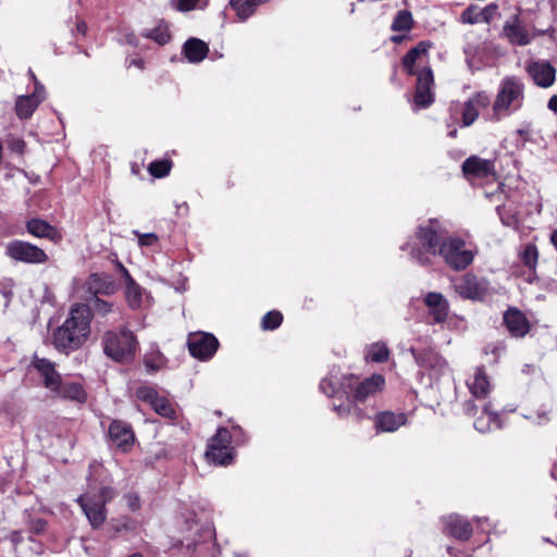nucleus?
Masks as SVG:
<instances>
[{
    "label": "nucleus",
    "instance_id": "nucleus-1",
    "mask_svg": "<svg viewBox=\"0 0 557 557\" xmlns=\"http://www.w3.org/2000/svg\"><path fill=\"white\" fill-rule=\"evenodd\" d=\"M91 320V309L86 304L71 306L64 322L52 332L53 347L65 355L79 349L90 335Z\"/></svg>",
    "mask_w": 557,
    "mask_h": 557
},
{
    "label": "nucleus",
    "instance_id": "nucleus-2",
    "mask_svg": "<svg viewBox=\"0 0 557 557\" xmlns=\"http://www.w3.org/2000/svg\"><path fill=\"white\" fill-rule=\"evenodd\" d=\"M447 238L445 225L438 219H430L418 227L414 236L401 249L408 250L418 264L428 265L432 256H438Z\"/></svg>",
    "mask_w": 557,
    "mask_h": 557
},
{
    "label": "nucleus",
    "instance_id": "nucleus-3",
    "mask_svg": "<svg viewBox=\"0 0 557 557\" xmlns=\"http://www.w3.org/2000/svg\"><path fill=\"white\" fill-rule=\"evenodd\" d=\"M524 85L516 76H509L502 81L496 99L493 103V113L497 120L509 116L518 111L523 103Z\"/></svg>",
    "mask_w": 557,
    "mask_h": 557
},
{
    "label": "nucleus",
    "instance_id": "nucleus-4",
    "mask_svg": "<svg viewBox=\"0 0 557 557\" xmlns=\"http://www.w3.org/2000/svg\"><path fill=\"white\" fill-rule=\"evenodd\" d=\"M137 341L127 330L109 331L103 336V351L114 361L129 362L136 354Z\"/></svg>",
    "mask_w": 557,
    "mask_h": 557
},
{
    "label": "nucleus",
    "instance_id": "nucleus-5",
    "mask_svg": "<svg viewBox=\"0 0 557 557\" xmlns=\"http://www.w3.org/2000/svg\"><path fill=\"white\" fill-rule=\"evenodd\" d=\"M116 496L113 487L103 486L97 495H81L76 502L82 507L92 528L101 527L107 517L106 504Z\"/></svg>",
    "mask_w": 557,
    "mask_h": 557
},
{
    "label": "nucleus",
    "instance_id": "nucleus-6",
    "mask_svg": "<svg viewBox=\"0 0 557 557\" xmlns=\"http://www.w3.org/2000/svg\"><path fill=\"white\" fill-rule=\"evenodd\" d=\"M4 255L15 262L26 264H45L49 257L40 247L21 239H13L5 244Z\"/></svg>",
    "mask_w": 557,
    "mask_h": 557
},
{
    "label": "nucleus",
    "instance_id": "nucleus-7",
    "mask_svg": "<svg viewBox=\"0 0 557 557\" xmlns=\"http://www.w3.org/2000/svg\"><path fill=\"white\" fill-rule=\"evenodd\" d=\"M438 256L455 271L465 270L474 259L473 251L466 249L465 240L459 237H448L443 242Z\"/></svg>",
    "mask_w": 557,
    "mask_h": 557
},
{
    "label": "nucleus",
    "instance_id": "nucleus-8",
    "mask_svg": "<svg viewBox=\"0 0 557 557\" xmlns=\"http://www.w3.org/2000/svg\"><path fill=\"white\" fill-rule=\"evenodd\" d=\"M88 288L94 293V297L87 305L91 309L92 317L106 318L111 313H115L114 305L107 300H103L97 296V294H110L113 292V283L106 281L99 274H91L88 278Z\"/></svg>",
    "mask_w": 557,
    "mask_h": 557
},
{
    "label": "nucleus",
    "instance_id": "nucleus-9",
    "mask_svg": "<svg viewBox=\"0 0 557 557\" xmlns=\"http://www.w3.org/2000/svg\"><path fill=\"white\" fill-rule=\"evenodd\" d=\"M456 292L466 299L482 301L490 294V282L484 277L467 273L455 285Z\"/></svg>",
    "mask_w": 557,
    "mask_h": 557
},
{
    "label": "nucleus",
    "instance_id": "nucleus-10",
    "mask_svg": "<svg viewBox=\"0 0 557 557\" xmlns=\"http://www.w3.org/2000/svg\"><path fill=\"white\" fill-rule=\"evenodd\" d=\"M187 345L193 357L207 361L218 350L219 341L210 333L198 332L189 334Z\"/></svg>",
    "mask_w": 557,
    "mask_h": 557
},
{
    "label": "nucleus",
    "instance_id": "nucleus-11",
    "mask_svg": "<svg viewBox=\"0 0 557 557\" xmlns=\"http://www.w3.org/2000/svg\"><path fill=\"white\" fill-rule=\"evenodd\" d=\"M136 396L141 401L151 406V408L161 417L166 419H175L176 410L172 401L159 393L151 386H140L136 391Z\"/></svg>",
    "mask_w": 557,
    "mask_h": 557
},
{
    "label": "nucleus",
    "instance_id": "nucleus-12",
    "mask_svg": "<svg viewBox=\"0 0 557 557\" xmlns=\"http://www.w3.org/2000/svg\"><path fill=\"white\" fill-rule=\"evenodd\" d=\"M418 366L429 372L433 377H440L447 370L446 360L433 349H410Z\"/></svg>",
    "mask_w": 557,
    "mask_h": 557
},
{
    "label": "nucleus",
    "instance_id": "nucleus-13",
    "mask_svg": "<svg viewBox=\"0 0 557 557\" xmlns=\"http://www.w3.org/2000/svg\"><path fill=\"white\" fill-rule=\"evenodd\" d=\"M525 71L534 84L542 88L550 87L556 79V69L548 61H530Z\"/></svg>",
    "mask_w": 557,
    "mask_h": 557
},
{
    "label": "nucleus",
    "instance_id": "nucleus-14",
    "mask_svg": "<svg viewBox=\"0 0 557 557\" xmlns=\"http://www.w3.org/2000/svg\"><path fill=\"white\" fill-rule=\"evenodd\" d=\"M32 366L38 372L42 385L53 394L62 381L61 374L55 370L54 362L46 358L34 357Z\"/></svg>",
    "mask_w": 557,
    "mask_h": 557
},
{
    "label": "nucleus",
    "instance_id": "nucleus-15",
    "mask_svg": "<svg viewBox=\"0 0 557 557\" xmlns=\"http://www.w3.org/2000/svg\"><path fill=\"white\" fill-rule=\"evenodd\" d=\"M29 75L34 78L36 86L32 95L20 96L17 98L15 103V110L20 119L29 117L45 98L44 86L36 81L35 75L32 71H29Z\"/></svg>",
    "mask_w": 557,
    "mask_h": 557
},
{
    "label": "nucleus",
    "instance_id": "nucleus-16",
    "mask_svg": "<svg viewBox=\"0 0 557 557\" xmlns=\"http://www.w3.org/2000/svg\"><path fill=\"white\" fill-rule=\"evenodd\" d=\"M429 317L435 324L444 323L449 313L448 300L441 293L430 292L424 296Z\"/></svg>",
    "mask_w": 557,
    "mask_h": 557
},
{
    "label": "nucleus",
    "instance_id": "nucleus-17",
    "mask_svg": "<svg viewBox=\"0 0 557 557\" xmlns=\"http://www.w3.org/2000/svg\"><path fill=\"white\" fill-rule=\"evenodd\" d=\"M442 523L443 533L459 541H467L472 535V527L470 522L458 515L444 517L442 519Z\"/></svg>",
    "mask_w": 557,
    "mask_h": 557
},
{
    "label": "nucleus",
    "instance_id": "nucleus-18",
    "mask_svg": "<svg viewBox=\"0 0 557 557\" xmlns=\"http://www.w3.org/2000/svg\"><path fill=\"white\" fill-rule=\"evenodd\" d=\"M433 84V73L430 67H424L418 72L417 87L414 95V103L419 107L425 108L432 104L433 94L431 85Z\"/></svg>",
    "mask_w": 557,
    "mask_h": 557
},
{
    "label": "nucleus",
    "instance_id": "nucleus-19",
    "mask_svg": "<svg viewBox=\"0 0 557 557\" xmlns=\"http://www.w3.org/2000/svg\"><path fill=\"white\" fill-rule=\"evenodd\" d=\"M109 436L111 442L123 451H127L133 446L135 440L131 425L120 420H115L110 424Z\"/></svg>",
    "mask_w": 557,
    "mask_h": 557
},
{
    "label": "nucleus",
    "instance_id": "nucleus-20",
    "mask_svg": "<svg viewBox=\"0 0 557 557\" xmlns=\"http://www.w3.org/2000/svg\"><path fill=\"white\" fill-rule=\"evenodd\" d=\"M490 104V97L485 92H478L463 104L462 124L470 126L479 116V110Z\"/></svg>",
    "mask_w": 557,
    "mask_h": 557
},
{
    "label": "nucleus",
    "instance_id": "nucleus-21",
    "mask_svg": "<svg viewBox=\"0 0 557 557\" xmlns=\"http://www.w3.org/2000/svg\"><path fill=\"white\" fill-rule=\"evenodd\" d=\"M504 323L512 336L522 337L529 330V321L524 314L517 309H509L504 314Z\"/></svg>",
    "mask_w": 557,
    "mask_h": 557
},
{
    "label": "nucleus",
    "instance_id": "nucleus-22",
    "mask_svg": "<svg viewBox=\"0 0 557 557\" xmlns=\"http://www.w3.org/2000/svg\"><path fill=\"white\" fill-rule=\"evenodd\" d=\"M52 396L54 398L72 400L79 404H83L87 400V393L82 384L76 382H63V380Z\"/></svg>",
    "mask_w": 557,
    "mask_h": 557
},
{
    "label": "nucleus",
    "instance_id": "nucleus-23",
    "mask_svg": "<svg viewBox=\"0 0 557 557\" xmlns=\"http://www.w3.org/2000/svg\"><path fill=\"white\" fill-rule=\"evenodd\" d=\"M27 232L38 238H47L53 243L61 240L59 231L41 219H30L26 223Z\"/></svg>",
    "mask_w": 557,
    "mask_h": 557
},
{
    "label": "nucleus",
    "instance_id": "nucleus-24",
    "mask_svg": "<svg viewBox=\"0 0 557 557\" xmlns=\"http://www.w3.org/2000/svg\"><path fill=\"white\" fill-rule=\"evenodd\" d=\"M468 388L475 398H485L491 392V383L483 367H478L467 381Z\"/></svg>",
    "mask_w": 557,
    "mask_h": 557
},
{
    "label": "nucleus",
    "instance_id": "nucleus-25",
    "mask_svg": "<svg viewBox=\"0 0 557 557\" xmlns=\"http://www.w3.org/2000/svg\"><path fill=\"white\" fill-rule=\"evenodd\" d=\"M462 171L466 175L483 178L494 172V163L490 160L473 156L463 162Z\"/></svg>",
    "mask_w": 557,
    "mask_h": 557
},
{
    "label": "nucleus",
    "instance_id": "nucleus-26",
    "mask_svg": "<svg viewBox=\"0 0 557 557\" xmlns=\"http://www.w3.org/2000/svg\"><path fill=\"white\" fill-rule=\"evenodd\" d=\"M385 384V380L381 374H373L371 377L361 382L354 392L356 401H363L369 396L381 391Z\"/></svg>",
    "mask_w": 557,
    "mask_h": 557
},
{
    "label": "nucleus",
    "instance_id": "nucleus-27",
    "mask_svg": "<svg viewBox=\"0 0 557 557\" xmlns=\"http://www.w3.org/2000/svg\"><path fill=\"white\" fill-rule=\"evenodd\" d=\"M407 422L405 413L383 411L375 418V428L382 432H395Z\"/></svg>",
    "mask_w": 557,
    "mask_h": 557
},
{
    "label": "nucleus",
    "instance_id": "nucleus-28",
    "mask_svg": "<svg viewBox=\"0 0 557 557\" xmlns=\"http://www.w3.org/2000/svg\"><path fill=\"white\" fill-rule=\"evenodd\" d=\"M504 33L509 41L513 45L525 46L530 42L528 32L523 26L520 25V22L517 17H513L511 21L505 24Z\"/></svg>",
    "mask_w": 557,
    "mask_h": 557
},
{
    "label": "nucleus",
    "instance_id": "nucleus-29",
    "mask_svg": "<svg viewBox=\"0 0 557 557\" xmlns=\"http://www.w3.org/2000/svg\"><path fill=\"white\" fill-rule=\"evenodd\" d=\"M183 51L189 62L198 63L207 57L209 47L198 38H189L184 44Z\"/></svg>",
    "mask_w": 557,
    "mask_h": 557
},
{
    "label": "nucleus",
    "instance_id": "nucleus-30",
    "mask_svg": "<svg viewBox=\"0 0 557 557\" xmlns=\"http://www.w3.org/2000/svg\"><path fill=\"white\" fill-rule=\"evenodd\" d=\"M429 48L430 45L422 41L405 54L403 58V66L409 75H418V72L414 70V64L426 54Z\"/></svg>",
    "mask_w": 557,
    "mask_h": 557
},
{
    "label": "nucleus",
    "instance_id": "nucleus-31",
    "mask_svg": "<svg viewBox=\"0 0 557 557\" xmlns=\"http://www.w3.org/2000/svg\"><path fill=\"white\" fill-rule=\"evenodd\" d=\"M473 424H474V428L479 432H481V433L488 432V431H491L493 429H500L502 428L499 419H498L496 412L491 410V405L490 404H486L484 406L482 416L479 417L474 421Z\"/></svg>",
    "mask_w": 557,
    "mask_h": 557
},
{
    "label": "nucleus",
    "instance_id": "nucleus-32",
    "mask_svg": "<svg viewBox=\"0 0 557 557\" xmlns=\"http://www.w3.org/2000/svg\"><path fill=\"white\" fill-rule=\"evenodd\" d=\"M263 0H231V7L236 11L238 17L244 21L253 14L256 8Z\"/></svg>",
    "mask_w": 557,
    "mask_h": 557
},
{
    "label": "nucleus",
    "instance_id": "nucleus-33",
    "mask_svg": "<svg viewBox=\"0 0 557 557\" xmlns=\"http://www.w3.org/2000/svg\"><path fill=\"white\" fill-rule=\"evenodd\" d=\"M206 456L209 460L216 465H227L232 460V455L230 453V448L216 446L211 447L208 446L206 451Z\"/></svg>",
    "mask_w": 557,
    "mask_h": 557
},
{
    "label": "nucleus",
    "instance_id": "nucleus-34",
    "mask_svg": "<svg viewBox=\"0 0 557 557\" xmlns=\"http://www.w3.org/2000/svg\"><path fill=\"white\" fill-rule=\"evenodd\" d=\"M520 259L530 270H535L539 259V251L534 244H527L519 252Z\"/></svg>",
    "mask_w": 557,
    "mask_h": 557
},
{
    "label": "nucleus",
    "instance_id": "nucleus-35",
    "mask_svg": "<svg viewBox=\"0 0 557 557\" xmlns=\"http://www.w3.org/2000/svg\"><path fill=\"white\" fill-rule=\"evenodd\" d=\"M125 286V295L128 306L133 309L139 308L143 301V288L136 282H131Z\"/></svg>",
    "mask_w": 557,
    "mask_h": 557
},
{
    "label": "nucleus",
    "instance_id": "nucleus-36",
    "mask_svg": "<svg viewBox=\"0 0 557 557\" xmlns=\"http://www.w3.org/2000/svg\"><path fill=\"white\" fill-rule=\"evenodd\" d=\"M389 350L383 343H374L367 349V359L373 362H384L388 359Z\"/></svg>",
    "mask_w": 557,
    "mask_h": 557
},
{
    "label": "nucleus",
    "instance_id": "nucleus-37",
    "mask_svg": "<svg viewBox=\"0 0 557 557\" xmlns=\"http://www.w3.org/2000/svg\"><path fill=\"white\" fill-rule=\"evenodd\" d=\"M411 26L412 15L408 11H399L392 23V29L395 32H408L410 30Z\"/></svg>",
    "mask_w": 557,
    "mask_h": 557
},
{
    "label": "nucleus",
    "instance_id": "nucleus-38",
    "mask_svg": "<svg viewBox=\"0 0 557 557\" xmlns=\"http://www.w3.org/2000/svg\"><path fill=\"white\" fill-rule=\"evenodd\" d=\"M283 321V315L280 311L272 310L265 313L261 320V327L263 330L273 331L277 329Z\"/></svg>",
    "mask_w": 557,
    "mask_h": 557
},
{
    "label": "nucleus",
    "instance_id": "nucleus-39",
    "mask_svg": "<svg viewBox=\"0 0 557 557\" xmlns=\"http://www.w3.org/2000/svg\"><path fill=\"white\" fill-rule=\"evenodd\" d=\"M231 441L232 437L230 431L226 428H220L218 429L216 434L210 440L208 446H222L230 448Z\"/></svg>",
    "mask_w": 557,
    "mask_h": 557
},
{
    "label": "nucleus",
    "instance_id": "nucleus-40",
    "mask_svg": "<svg viewBox=\"0 0 557 557\" xmlns=\"http://www.w3.org/2000/svg\"><path fill=\"white\" fill-rule=\"evenodd\" d=\"M145 36L157 41L160 45H165L171 39V35L168 28L163 25H159L156 28L149 30Z\"/></svg>",
    "mask_w": 557,
    "mask_h": 557
},
{
    "label": "nucleus",
    "instance_id": "nucleus-41",
    "mask_svg": "<svg viewBox=\"0 0 557 557\" xmlns=\"http://www.w3.org/2000/svg\"><path fill=\"white\" fill-rule=\"evenodd\" d=\"M149 173L154 177H163L169 174L171 170V162L169 160L153 161L149 165Z\"/></svg>",
    "mask_w": 557,
    "mask_h": 557
},
{
    "label": "nucleus",
    "instance_id": "nucleus-42",
    "mask_svg": "<svg viewBox=\"0 0 557 557\" xmlns=\"http://www.w3.org/2000/svg\"><path fill=\"white\" fill-rule=\"evenodd\" d=\"M482 11H478L475 7H469L461 13V21L468 24H475L481 21Z\"/></svg>",
    "mask_w": 557,
    "mask_h": 557
},
{
    "label": "nucleus",
    "instance_id": "nucleus-43",
    "mask_svg": "<svg viewBox=\"0 0 557 557\" xmlns=\"http://www.w3.org/2000/svg\"><path fill=\"white\" fill-rule=\"evenodd\" d=\"M133 234L138 238V244L140 246H153L158 243L159 238L154 233H140L139 231H133Z\"/></svg>",
    "mask_w": 557,
    "mask_h": 557
},
{
    "label": "nucleus",
    "instance_id": "nucleus-44",
    "mask_svg": "<svg viewBox=\"0 0 557 557\" xmlns=\"http://www.w3.org/2000/svg\"><path fill=\"white\" fill-rule=\"evenodd\" d=\"M200 0H172L174 8L181 12H187L196 9Z\"/></svg>",
    "mask_w": 557,
    "mask_h": 557
},
{
    "label": "nucleus",
    "instance_id": "nucleus-45",
    "mask_svg": "<svg viewBox=\"0 0 557 557\" xmlns=\"http://www.w3.org/2000/svg\"><path fill=\"white\" fill-rule=\"evenodd\" d=\"M8 147L11 151L22 154L25 150V141L18 137H11Z\"/></svg>",
    "mask_w": 557,
    "mask_h": 557
},
{
    "label": "nucleus",
    "instance_id": "nucleus-46",
    "mask_svg": "<svg viewBox=\"0 0 557 557\" xmlns=\"http://www.w3.org/2000/svg\"><path fill=\"white\" fill-rule=\"evenodd\" d=\"M505 351V345L503 343L497 344H490L485 347V354H493L496 358H499V356Z\"/></svg>",
    "mask_w": 557,
    "mask_h": 557
},
{
    "label": "nucleus",
    "instance_id": "nucleus-47",
    "mask_svg": "<svg viewBox=\"0 0 557 557\" xmlns=\"http://www.w3.org/2000/svg\"><path fill=\"white\" fill-rule=\"evenodd\" d=\"M47 528V522L44 519H35L30 522V532L34 534L42 533Z\"/></svg>",
    "mask_w": 557,
    "mask_h": 557
},
{
    "label": "nucleus",
    "instance_id": "nucleus-48",
    "mask_svg": "<svg viewBox=\"0 0 557 557\" xmlns=\"http://www.w3.org/2000/svg\"><path fill=\"white\" fill-rule=\"evenodd\" d=\"M127 506L131 510L135 511L140 507V499L136 494L129 493L125 495Z\"/></svg>",
    "mask_w": 557,
    "mask_h": 557
},
{
    "label": "nucleus",
    "instance_id": "nucleus-49",
    "mask_svg": "<svg viewBox=\"0 0 557 557\" xmlns=\"http://www.w3.org/2000/svg\"><path fill=\"white\" fill-rule=\"evenodd\" d=\"M320 389L326 394L327 396H332L334 395L335 393V386L334 384L327 380V379H323L320 383Z\"/></svg>",
    "mask_w": 557,
    "mask_h": 557
},
{
    "label": "nucleus",
    "instance_id": "nucleus-50",
    "mask_svg": "<svg viewBox=\"0 0 557 557\" xmlns=\"http://www.w3.org/2000/svg\"><path fill=\"white\" fill-rule=\"evenodd\" d=\"M145 366L149 371H158L160 369V362L153 361L150 358H145Z\"/></svg>",
    "mask_w": 557,
    "mask_h": 557
},
{
    "label": "nucleus",
    "instance_id": "nucleus-51",
    "mask_svg": "<svg viewBox=\"0 0 557 557\" xmlns=\"http://www.w3.org/2000/svg\"><path fill=\"white\" fill-rule=\"evenodd\" d=\"M119 269L124 277L125 285L129 284L131 282H135V280L131 276L129 272L123 264L119 263Z\"/></svg>",
    "mask_w": 557,
    "mask_h": 557
},
{
    "label": "nucleus",
    "instance_id": "nucleus-52",
    "mask_svg": "<svg viewBox=\"0 0 557 557\" xmlns=\"http://www.w3.org/2000/svg\"><path fill=\"white\" fill-rule=\"evenodd\" d=\"M119 269L124 277L125 285L129 284L131 282H135V280L131 276L129 272L123 264L119 263Z\"/></svg>",
    "mask_w": 557,
    "mask_h": 557
},
{
    "label": "nucleus",
    "instance_id": "nucleus-53",
    "mask_svg": "<svg viewBox=\"0 0 557 557\" xmlns=\"http://www.w3.org/2000/svg\"><path fill=\"white\" fill-rule=\"evenodd\" d=\"M334 409L338 412V416L346 417L350 413L351 409L347 406H334Z\"/></svg>",
    "mask_w": 557,
    "mask_h": 557
},
{
    "label": "nucleus",
    "instance_id": "nucleus-54",
    "mask_svg": "<svg viewBox=\"0 0 557 557\" xmlns=\"http://www.w3.org/2000/svg\"><path fill=\"white\" fill-rule=\"evenodd\" d=\"M547 107L555 114H557V95H554L550 97V99L548 100Z\"/></svg>",
    "mask_w": 557,
    "mask_h": 557
},
{
    "label": "nucleus",
    "instance_id": "nucleus-55",
    "mask_svg": "<svg viewBox=\"0 0 557 557\" xmlns=\"http://www.w3.org/2000/svg\"><path fill=\"white\" fill-rule=\"evenodd\" d=\"M475 405L472 400H468L465 403V412L468 414H473L475 411Z\"/></svg>",
    "mask_w": 557,
    "mask_h": 557
},
{
    "label": "nucleus",
    "instance_id": "nucleus-56",
    "mask_svg": "<svg viewBox=\"0 0 557 557\" xmlns=\"http://www.w3.org/2000/svg\"><path fill=\"white\" fill-rule=\"evenodd\" d=\"M76 32L81 35H85L87 32V24L84 21L77 22Z\"/></svg>",
    "mask_w": 557,
    "mask_h": 557
},
{
    "label": "nucleus",
    "instance_id": "nucleus-57",
    "mask_svg": "<svg viewBox=\"0 0 557 557\" xmlns=\"http://www.w3.org/2000/svg\"><path fill=\"white\" fill-rule=\"evenodd\" d=\"M550 242L554 245V247L557 249V230L552 233Z\"/></svg>",
    "mask_w": 557,
    "mask_h": 557
},
{
    "label": "nucleus",
    "instance_id": "nucleus-58",
    "mask_svg": "<svg viewBox=\"0 0 557 557\" xmlns=\"http://www.w3.org/2000/svg\"><path fill=\"white\" fill-rule=\"evenodd\" d=\"M391 39H392V41L398 44V42H400L404 39V36H399V35L398 36H393Z\"/></svg>",
    "mask_w": 557,
    "mask_h": 557
},
{
    "label": "nucleus",
    "instance_id": "nucleus-59",
    "mask_svg": "<svg viewBox=\"0 0 557 557\" xmlns=\"http://www.w3.org/2000/svg\"><path fill=\"white\" fill-rule=\"evenodd\" d=\"M503 223L507 226H512L513 225V221L512 219H502Z\"/></svg>",
    "mask_w": 557,
    "mask_h": 557
},
{
    "label": "nucleus",
    "instance_id": "nucleus-60",
    "mask_svg": "<svg viewBox=\"0 0 557 557\" xmlns=\"http://www.w3.org/2000/svg\"><path fill=\"white\" fill-rule=\"evenodd\" d=\"M448 135H449L450 137H456V135H457V129H453V131H450V132L448 133Z\"/></svg>",
    "mask_w": 557,
    "mask_h": 557
},
{
    "label": "nucleus",
    "instance_id": "nucleus-61",
    "mask_svg": "<svg viewBox=\"0 0 557 557\" xmlns=\"http://www.w3.org/2000/svg\"><path fill=\"white\" fill-rule=\"evenodd\" d=\"M133 63H134L135 65H137V66H139V65H140V61H138V62L133 61Z\"/></svg>",
    "mask_w": 557,
    "mask_h": 557
}]
</instances>
